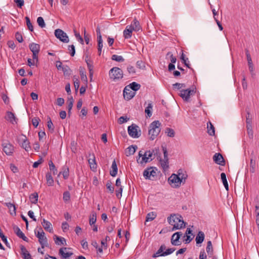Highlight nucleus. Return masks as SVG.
Here are the masks:
<instances>
[{
    "instance_id": "39448f33",
    "label": "nucleus",
    "mask_w": 259,
    "mask_h": 259,
    "mask_svg": "<svg viewBox=\"0 0 259 259\" xmlns=\"http://www.w3.org/2000/svg\"><path fill=\"white\" fill-rule=\"evenodd\" d=\"M196 89L193 88L192 89H188L186 90H182L180 91L179 96L186 102L190 101L191 96L194 95L196 93Z\"/></svg>"
},
{
    "instance_id": "7ed1b4c3",
    "label": "nucleus",
    "mask_w": 259,
    "mask_h": 259,
    "mask_svg": "<svg viewBox=\"0 0 259 259\" xmlns=\"http://www.w3.org/2000/svg\"><path fill=\"white\" fill-rule=\"evenodd\" d=\"M180 174L179 175L176 174H172L168 179L169 184L173 188H178L180 186L181 184L183 182V180H185L186 177H184V175L180 177Z\"/></svg>"
},
{
    "instance_id": "4d7b16f0",
    "label": "nucleus",
    "mask_w": 259,
    "mask_h": 259,
    "mask_svg": "<svg viewBox=\"0 0 259 259\" xmlns=\"http://www.w3.org/2000/svg\"><path fill=\"white\" fill-rule=\"evenodd\" d=\"M136 66L139 69H143L145 68V63L142 60H139L136 63Z\"/></svg>"
},
{
    "instance_id": "864d4df0",
    "label": "nucleus",
    "mask_w": 259,
    "mask_h": 259,
    "mask_svg": "<svg viewBox=\"0 0 259 259\" xmlns=\"http://www.w3.org/2000/svg\"><path fill=\"white\" fill-rule=\"evenodd\" d=\"M37 22L38 25L41 27L44 28L46 26V24L45 23L44 20L42 17H38L37 19Z\"/></svg>"
},
{
    "instance_id": "bf43d9fd",
    "label": "nucleus",
    "mask_w": 259,
    "mask_h": 259,
    "mask_svg": "<svg viewBox=\"0 0 259 259\" xmlns=\"http://www.w3.org/2000/svg\"><path fill=\"white\" fill-rule=\"evenodd\" d=\"M15 37L19 42H22L23 41L22 35L21 33L19 32L16 33Z\"/></svg>"
},
{
    "instance_id": "7c9ffc66",
    "label": "nucleus",
    "mask_w": 259,
    "mask_h": 259,
    "mask_svg": "<svg viewBox=\"0 0 259 259\" xmlns=\"http://www.w3.org/2000/svg\"><path fill=\"white\" fill-rule=\"evenodd\" d=\"M47 183L48 186H52L54 185V180L50 172H48L46 174Z\"/></svg>"
},
{
    "instance_id": "8fccbe9b",
    "label": "nucleus",
    "mask_w": 259,
    "mask_h": 259,
    "mask_svg": "<svg viewBox=\"0 0 259 259\" xmlns=\"http://www.w3.org/2000/svg\"><path fill=\"white\" fill-rule=\"evenodd\" d=\"M61 174H62L64 179H68L69 175V168L67 167H65L63 172H60L59 176Z\"/></svg>"
},
{
    "instance_id": "ddd939ff",
    "label": "nucleus",
    "mask_w": 259,
    "mask_h": 259,
    "mask_svg": "<svg viewBox=\"0 0 259 259\" xmlns=\"http://www.w3.org/2000/svg\"><path fill=\"white\" fill-rule=\"evenodd\" d=\"M3 150L7 155H11L14 152V146L10 143H4L2 145Z\"/></svg>"
},
{
    "instance_id": "9b49d317",
    "label": "nucleus",
    "mask_w": 259,
    "mask_h": 259,
    "mask_svg": "<svg viewBox=\"0 0 259 259\" xmlns=\"http://www.w3.org/2000/svg\"><path fill=\"white\" fill-rule=\"evenodd\" d=\"M163 154H164V159H160V163L161 167L163 169V170H165L168 168V153L166 150V148L165 147H162Z\"/></svg>"
},
{
    "instance_id": "a19ab883",
    "label": "nucleus",
    "mask_w": 259,
    "mask_h": 259,
    "mask_svg": "<svg viewBox=\"0 0 259 259\" xmlns=\"http://www.w3.org/2000/svg\"><path fill=\"white\" fill-rule=\"evenodd\" d=\"M98 51L99 55H101L102 49L103 48V40L102 38H97Z\"/></svg>"
},
{
    "instance_id": "e433bc0d",
    "label": "nucleus",
    "mask_w": 259,
    "mask_h": 259,
    "mask_svg": "<svg viewBox=\"0 0 259 259\" xmlns=\"http://www.w3.org/2000/svg\"><path fill=\"white\" fill-rule=\"evenodd\" d=\"M97 220V214L96 212H93L90 216L89 224L91 226L94 225Z\"/></svg>"
},
{
    "instance_id": "09e8293b",
    "label": "nucleus",
    "mask_w": 259,
    "mask_h": 259,
    "mask_svg": "<svg viewBox=\"0 0 259 259\" xmlns=\"http://www.w3.org/2000/svg\"><path fill=\"white\" fill-rule=\"evenodd\" d=\"M247 115L246 116V125H252V116L250 114L249 111H247Z\"/></svg>"
},
{
    "instance_id": "dca6fc26",
    "label": "nucleus",
    "mask_w": 259,
    "mask_h": 259,
    "mask_svg": "<svg viewBox=\"0 0 259 259\" xmlns=\"http://www.w3.org/2000/svg\"><path fill=\"white\" fill-rule=\"evenodd\" d=\"M213 160L217 164L224 166L225 165V161L222 155L220 153H216L213 156Z\"/></svg>"
},
{
    "instance_id": "49530a36",
    "label": "nucleus",
    "mask_w": 259,
    "mask_h": 259,
    "mask_svg": "<svg viewBox=\"0 0 259 259\" xmlns=\"http://www.w3.org/2000/svg\"><path fill=\"white\" fill-rule=\"evenodd\" d=\"M49 165L50 169L53 171V174L56 175L57 174V169L52 160L49 162Z\"/></svg>"
},
{
    "instance_id": "1a4fd4ad",
    "label": "nucleus",
    "mask_w": 259,
    "mask_h": 259,
    "mask_svg": "<svg viewBox=\"0 0 259 259\" xmlns=\"http://www.w3.org/2000/svg\"><path fill=\"white\" fill-rule=\"evenodd\" d=\"M154 150H152V151L149 150L145 152L144 157L142 158V160L140 161H139V159H137L138 162H140L141 164H143L144 163H147L152 161L154 158L155 155Z\"/></svg>"
},
{
    "instance_id": "bb28decb",
    "label": "nucleus",
    "mask_w": 259,
    "mask_h": 259,
    "mask_svg": "<svg viewBox=\"0 0 259 259\" xmlns=\"http://www.w3.org/2000/svg\"><path fill=\"white\" fill-rule=\"evenodd\" d=\"M117 166L115 160H113L111 165V169L110 171V175L112 177H115L117 173Z\"/></svg>"
},
{
    "instance_id": "6e6552de",
    "label": "nucleus",
    "mask_w": 259,
    "mask_h": 259,
    "mask_svg": "<svg viewBox=\"0 0 259 259\" xmlns=\"http://www.w3.org/2000/svg\"><path fill=\"white\" fill-rule=\"evenodd\" d=\"M110 78L115 80L119 79L123 77V71L118 67H113L109 71Z\"/></svg>"
},
{
    "instance_id": "f03ea898",
    "label": "nucleus",
    "mask_w": 259,
    "mask_h": 259,
    "mask_svg": "<svg viewBox=\"0 0 259 259\" xmlns=\"http://www.w3.org/2000/svg\"><path fill=\"white\" fill-rule=\"evenodd\" d=\"M160 125L161 123L158 120H155L150 124L148 134L150 140H154L159 134L161 131Z\"/></svg>"
},
{
    "instance_id": "b1692460",
    "label": "nucleus",
    "mask_w": 259,
    "mask_h": 259,
    "mask_svg": "<svg viewBox=\"0 0 259 259\" xmlns=\"http://www.w3.org/2000/svg\"><path fill=\"white\" fill-rule=\"evenodd\" d=\"M21 141L23 142L22 143V147L24 148L26 151H28L29 149L30 148V146L29 145V142L27 140L26 136L23 135L21 138Z\"/></svg>"
},
{
    "instance_id": "0eeeda50",
    "label": "nucleus",
    "mask_w": 259,
    "mask_h": 259,
    "mask_svg": "<svg viewBox=\"0 0 259 259\" xmlns=\"http://www.w3.org/2000/svg\"><path fill=\"white\" fill-rule=\"evenodd\" d=\"M155 167H150L144 170L143 172V176L146 179L154 180L156 177L157 172Z\"/></svg>"
},
{
    "instance_id": "603ef678",
    "label": "nucleus",
    "mask_w": 259,
    "mask_h": 259,
    "mask_svg": "<svg viewBox=\"0 0 259 259\" xmlns=\"http://www.w3.org/2000/svg\"><path fill=\"white\" fill-rule=\"evenodd\" d=\"M73 81L75 92L77 93L78 92V88L79 87V81L78 79L75 76H73Z\"/></svg>"
},
{
    "instance_id": "13d9d810",
    "label": "nucleus",
    "mask_w": 259,
    "mask_h": 259,
    "mask_svg": "<svg viewBox=\"0 0 259 259\" xmlns=\"http://www.w3.org/2000/svg\"><path fill=\"white\" fill-rule=\"evenodd\" d=\"M63 200L64 201L66 202L70 200V194L68 191H65L63 193Z\"/></svg>"
},
{
    "instance_id": "f3484780",
    "label": "nucleus",
    "mask_w": 259,
    "mask_h": 259,
    "mask_svg": "<svg viewBox=\"0 0 259 259\" xmlns=\"http://www.w3.org/2000/svg\"><path fill=\"white\" fill-rule=\"evenodd\" d=\"M13 230L17 236L20 238H21L25 241H28V239L25 236L24 234L21 231L20 229L18 226H14Z\"/></svg>"
},
{
    "instance_id": "052dcab7",
    "label": "nucleus",
    "mask_w": 259,
    "mask_h": 259,
    "mask_svg": "<svg viewBox=\"0 0 259 259\" xmlns=\"http://www.w3.org/2000/svg\"><path fill=\"white\" fill-rule=\"evenodd\" d=\"M166 133H167V136L169 137H174L175 136V132L171 128H167L166 129Z\"/></svg>"
},
{
    "instance_id": "423d86ee",
    "label": "nucleus",
    "mask_w": 259,
    "mask_h": 259,
    "mask_svg": "<svg viewBox=\"0 0 259 259\" xmlns=\"http://www.w3.org/2000/svg\"><path fill=\"white\" fill-rule=\"evenodd\" d=\"M39 230L40 231H35V234L36 236L38 238V241L41 245V248H44L45 246H47L48 245V240L41 228H39Z\"/></svg>"
},
{
    "instance_id": "20e7f679",
    "label": "nucleus",
    "mask_w": 259,
    "mask_h": 259,
    "mask_svg": "<svg viewBox=\"0 0 259 259\" xmlns=\"http://www.w3.org/2000/svg\"><path fill=\"white\" fill-rule=\"evenodd\" d=\"M165 249L166 246L164 244L161 245L157 251L153 254L152 257H157L160 256H166L172 253L176 250L175 248H170L163 251Z\"/></svg>"
},
{
    "instance_id": "4c0bfd02",
    "label": "nucleus",
    "mask_w": 259,
    "mask_h": 259,
    "mask_svg": "<svg viewBox=\"0 0 259 259\" xmlns=\"http://www.w3.org/2000/svg\"><path fill=\"white\" fill-rule=\"evenodd\" d=\"M29 198L32 203L36 204L38 201V194L36 192L31 194Z\"/></svg>"
},
{
    "instance_id": "e2e57ef3",
    "label": "nucleus",
    "mask_w": 259,
    "mask_h": 259,
    "mask_svg": "<svg viewBox=\"0 0 259 259\" xmlns=\"http://www.w3.org/2000/svg\"><path fill=\"white\" fill-rule=\"evenodd\" d=\"M79 72L81 80L87 82V77L83 70L82 69H80Z\"/></svg>"
},
{
    "instance_id": "c756f323",
    "label": "nucleus",
    "mask_w": 259,
    "mask_h": 259,
    "mask_svg": "<svg viewBox=\"0 0 259 259\" xmlns=\"http://www.w3.org/2000/svg\"><path fill=\"white\" fill-rule=\"evenodd\" d=\"M256 162L255 160L252 157L250 159L249 164V171L251 173L253 174L255 171Z\"/></svg>"
},
{
    "instance_id": "5fc2aeb1",
    "label": "nucleus",
    "mask_w": 259,
    "mask_h": 259,
    "mask_svg": "<svg viewBox=\"0 0 259 259\" xmlns=\"http://www.w3.org/2000/svg\"><path fill=\"white\" fill-rule=\"evenodd\" d=\"M68 49L70 52V55L72 57L74 56L75 53V49L74 46L73 45L68 46Z\"/></svg>"
},
{
    "instance_id": "58836bf2",
    "label": "nucleus",
    "mask_w": 259,
    "mask_h": 259,
    "mask_svg": "<svg viewBox=\"0 0 259 259\" xmlns=\"http://www.w3.org/2000/svg\"><path fill=\"white\" fill-rule=\"evenodd\" d=\"M210 127L207 125V133L210 136H214L215 134L214 127L210 122H209Z\"/></svg>"
},
{
    "instance_id": "4be33fe9",
    "label": "nucleus",
    "mask_w": 259,
    "mask_h": 259,
    "mask_svg": "<svg viewBox=\"0 0 259 259\" xmlns=\"http://www.w3.org/2000/svg\"><path fill=\"white\" fill-rule=\"evenodd\" d=\"M41 224L45 230L49 231L50 233L53 232L52 226L50 222L44 219Z\"/></svg>"
},
{
    "instance_id": "c9c22d12",
    "label": "nucleus",
    "mask_w": 259,
    "mask_h": 259,
    "mask_svg": "<svg viewBox=\"0 0 259 259\" xmlns=\"http://www.w3.org/2000/svg\"><path fill=\"white\" fill-rule=\"evenodd\" d=\"M47 127L51 133L54 132V126L50 117H48Z\"/></svg>"
},
{
    "instance_id": "f257e3e1",
    "label": "nucleus",
    "mask_w": 259,
    "mask_h": 259,
    "mask_svg": "<svg viewBox=\"0 0 259 259\" xmlns=\"http://www.w3.org/2000/svg\"><path fill=\"white\" fill-rule=\"evenodd\" d=\"M168 222L169 224L173 226L172 230L174 231L176 229H180L184 228L185 223L183 220V218L179 214H171L168 218Z\"/></svg>"
},
{
    "instance_id": "680f3d73",
    "label": "nucleus",
    "mask_w": 259,
    "mask_h": 259,
    "mask_svg": "<svg viewBox=\"0 0 259 259\" xmlns=\"http://www.w3.org/2000/svg\"><path fill=\"white\" fill-rule=\"evenodd\" d=\"M172 85L174 89H177L178 90H180L181 88H185L186 87L185 83H180L178 82Z\"/></svg>"
},
{
    "instance_id": "4468645a",
    "label": "nucleus",
    "mask_w": 259,
    "mask_h": 259,
    "mask_svg": "<svg viewBox=\"0 0 259 259\" xmlns=\"http://www.w3.org/2000/svg\"><path fill=\"white\" fill-rule=\"evenodd\" d=\"M123 94L124 98L125 100H130L135 96L136 93L131 91L130 88H129L128 86H126L124 89Z\"/></svg>"
},
{
    "instance_id": "f704fd0d",
    "label": "nucleus",
    "mask_w": 259,
    "mask_h": 259,
    "mask_svg": "<svg viewBox=\"0 0 259 259\" xmlns=\"http://www.w3.org/2000/svg\"><path fill=\"white\" fill-rule=\"evenodd\" d=\"M6 119L9 120L11 122L13 123L14 121L16 120V117L13 113L10 111H8L7 112Z\"/></svg>"
},
{
    "instance_id": "5701e85b",
    "label": "nucleus",
    "mask_w": 259,
    "mask_h": 259,
    "mask_svg": "<svg viewBox=\"0 0 259 259\" xmlns=\"http://www.w3.org/2000/svg\"><path fill=\"white\" fill-rule=\"evenodd\" d=\"M137 148L138 147L136 145L130 146L127 148L125 149V153L126 156H129L130 155H133L136 152Z\"/></svg>"
},
{
    "instance_id": "473e14b6",
    "label": "nucleus",
    "mask_w": 259,
    "mask_h": 259,
    "mask_svg": "<svg viewBox=\"0 0 259 259\" xmlns=\"http://www.w3.org/2000/svg\"><path fill=\"white\" fill-rule=\"evenodd\" d=\"M6 205L9 208L11 215H16V207L14 204L9 202L6 203Z\"/></svg>"
},
{
    "instance_id": "0e129e2a",
    "label": "nucleus",
    "mask_w": 259,
    "mask_h": 259,
    "mask_svg": "<svg viewBox=\"0 0 259 259\" xmlns=\"http://www.w3.org/2000/svg\"><path fill=\"white\" fill-rule=\"evenodd\" d=\"M39 121H40V119L38 117H34V118H32V123L33 125L35 127H36L38 125Z\"/></svg>"
},
{
    "instance_id": "cd10ccee",
    "label": "nucleus",
    "mask_w": 259,
    "mask_h": 259,
    "mask_svg": "<svg viewBox=\"0 0 259 259\" xmlns=\"http://www.w3.org/2000/svg\"><path fill=\"white\" fill-rule=\"evenodd\" d=\"M204 234L202 231H199L196 237V244H201L203 242L204 239Z\"/></svg>"
},
{
    "instance_id": "412c9836",
    "label": "nucleus",
    "mask_w": 259,
    "mask_h": 259,
    "mask_svg": "<svg viewBox=\"0 0 259 259\" xmlns=\"http://www.w3.org/2000/svg\"><path fill=\"white\" fill-rule=\"evenodd\" d=\"M206 251L209 257H212L213 255V248L211 241H208L207 242V245L206 247Z\"/></svg>"
},
{
    "instance_id": "f8f14e48",
    "label": "nucleus",
    "mask_w": 259,
    "mask_h": 259,
    "mask_svg": "<svg viewBox=\"0 0 259 259\" xmlns=\"http://www.w3.org/2000/svg\"><path fill=\"white\" fill-rule=\"evenodd\" d=\"M138 126L135 124H132L128 127V135L134 138H139L141 134H139L137 131Z\"/></svg>"
},
{
    "instance_id": "338daca9",
    "label": "nucleus",
    "mask_w": 259,
    "mask_h": 259,
    "mask_svg": "<svg viewBox=\"0 0 259 259\" xmlns=\"http://www.w3.org/2000/svg\"><path fill=\"white\" fill-rule=\"evenodd\" d=\"M129 118H127L125 116H121L119 118L118 120V122L119 124H122L125 122H126Z\"/></svg>"
},
{
    "instance_id": "c03bdc74",
    "label": "nucleus",
    "mask_w": 259,
    "mask_h": 259,
    "mask_svg": "<svg viewBox=\"0 0 259 259\" xmlns=\"http://www.w3.org/2000/svg\"><path fill=\"white\" fill-rule=\"evenodd\" d=\"M247 134L250 139H252L253 137V132L252 125H246Z\"/></svg>"
},
{
    "instance_id": "2eb2a0df",
    "label": "nucleus",
    "mask_w": 259,
    "mask_h": 259,
    "mask_svg": "<svg viewBox=\"0 0 259 259\" xmlns=\"http://www.w3.org/2000/svg\"><path fill=\"white\" fill-rule=\"evenodd\" d=\"M183 234L181 232H177L174 233L171 238V243L173 245L177 246L181 244L179 241L180 237L182 236Z\"/></svg>"
},
{
    "instance_id": "a878e982",
    "label": "nucleus",
    "mask_w": 259,
    "mask_h": 259,
    "mask_svg": "<svg viewBox=\"0 0 259 259\" xmlns=\"http://www.w3.org/2000/svg\"><path fill=\"white\" fill-rule=\"evenodd\" d=\"M54 239L55 243L57 245H60L66 244V240L63 237H59L56 235H55L54 236Z\"/></svg>"
},
{
    "instance_id": "393cba45",
    "label": "nucleus",
    "mask_w": 259,
    "mask_h": 259,
    "mask_svg": "<svg viewBox=\"0 0 259 259\" xmlns=\"http://www.w3.org/2000/svg\"><path fill=\"white\" fill-rule=\"evenodd\" d=\"M29 48L32 53H39L40 51V45L34 42L29 45Z\"/></svg>"
},
{
    "instance_id": "a211bd4d",
    "label": "nucleus",
    "mask_w": 259,
    "mask_h": 259,
    "mask_svg": "<svg viewBox=\"0 0 259 259\" xmlns=\"http://www.w3.org/2000/svg\"><path fill=\"white\" fill-rule=\"evenodd\" d=\"M67 249V248L66 247H63L59 249V254L61 255L62 259L68 258L73 254V253L72 252H65L64 250H66Z\"/></svg>"
},
{
    "instance_id": "6ab92c4d",
    "label": "nucleus",
    "mask_w": 259,
    "mask_h": 259,
    "mask_svg": "<svg viewBox=\"0 0 259 259\" xmlns=\"http://www.w3.org/2000/svg\"><path fill=\"white\" fill-rule=\"evenodd\" d=\"M89 157L88 159L89 163L90 164V167L91 169H95L96 168V163L95 155L93 153H89Z\"/></svg>"
},
{
    "instance_id": "a18cd8bd",
    "label": "nucleus",
    "mask_w": 259,
    "mask_h": 259,
    "mask_svg": "<svg viewBox=\"0 0 259 259\" xmlns=\"http://www.w3.org/2000/svg\"><path fill=\"white\" fill-rule=\"evenodd\" d=\"M152 104L151 103L148 104V106L146 108L145 112L147 114V116L150 117L152 116V112L151 109L152 108Z\"/></svg>"
},
{
    "instance_id": "72a5a7b5",
    "label": "nucleus",
    "mask_w": 259,
    "mask_h": 259,
    "mask_svg": "<svg viewBox=\"0 0 259 259\" xmlns=\"http://www.w3.org/2000/svg\"><path fill=\"white\" fill-rule=\"evenodd\" d=\"M128 87L130 88L131 90H133L134 92H135L140 89L141 85L136 82H133L128 85Z\"/></svg>"
},
{
    "instance_id": "9d476101",
    "label": "nucleus",
    "mask_w": 259,
    "mask_h": 259,
    "mask_svg": "<svg viewBox=\"0 0 259 259\" xmlns=\"http://www.w3.org/2000/svg\"><path fill=\"white\" fill-rule=\"evenodd\" d=\"M55 36L59 39L61 41L67 43L69 41V39L67 35L62 30L57 29L55 31Z\"/></svg>"
},
{
    "instance_id": "de8ad7c7",
    "label": "nucleus",
    "mask_w": 259,
    "mask_h": 259,
    "mask_svg": "<svg viewBox=\"0 0 259 259\" xmlns=\"http://www.w3.org/2000/svg\"><path fill=\"white\" fill-rule=\"evenodd\" d=\"M112 60L116 61L118 62H122L124 61V59L121 56H118L117 55H113L111 57Z\"/></svg>"
},
{
    "instance_id": "79ce46f5",
    "label": "nucleus",
    "mask_w": 259,
    "mask_h": 259,
    "mask_svg": "<svg viewBox=\"0 0 259 259\" xmlns=\"http://www.w3.org/2000/svg\"><path fill=\"white\" fill-rule=\"evenodd\" d=\"M62 71L65 76H69L71 74V70L67 65L63 66Z\"/></svg>"
},
{
    "instance_id": "37998d69",
    "label": "nucleus",
    "mask_w": 259,
    "mask_h": 259,
    "mask_svg": "<svg viewBox=\"0 0 259 259\" xmlns=\"http://www.w3.org/2000/svg\"><path fill=\"white\" fill-rule=\"evenodd\" d=\"M67 102H68L67 108H68V114L69 115L70 113H71V110L72 109V108L73 105L74 100H73V98L72 97H71L70 98L68 99Z\"/></svg>"
},
{
    "instance_id": "6e6d98bb",
    "label": "nucleus",
    "mask_w": 259,
    "mask_h": 259,
    "mask_svg": "<svg viewBox=\"0 0 259 259\" xmlns=\"http://www.w3.org/2000/svg\"><path fill=\"white\" fill-rule=\"evenodd\" d=\"M107 189L111 193H113L114 192V187L112 186V183L110 181H108L106 185Z\"/></svg>"
},
{
    "instance_id": "69168bd1",
    "label": "nucleus",
    "mask_w": 259,
    "mask_h": 259,
    "mask_svg": "<svg viewBox=\"0 0 259 259\" xmlns=\"http://www.w3.org/2000/svg\"><path fill=\"white\" fill-rule=\"evenodd\" d=\"M166 56H170L171 63L174 64L176 62L177 58L175 56H174V55L171 53V52H168L166 54Z\"/></svg>"
},
{
    "instance_id": "774afa93",
    "label": "nucleus",
    "mask_w": 259,
    "mask_h": 259,
    "mask_svg": "<svg viewBox=\"0 0 259 259\" xmlns=\"http://www.w3.org/2000/svg\"><path fill=\"white\" fill-rule=\"evenodd\" d=\"M207 255L205 252L204 249H202L200 252V254L199 256V259H206Z\"/></svg>"
},
{
    "instance_id": "3c124183",
    "label": "nucleus",
    "mask_w": 259,
    "mask_h": 259,
    "mask_svg": "<svg viewBox=\"0 0 259 259\" xmlns=\"http://www.w3.org/2000/svg\"><path fill=\"white\" fill-rule=\"evenodd\" d=\"M25 20L26 22V25L28 27V29L31 32L33 31V27L32 24L30 22V20L28 17H25Z\"/></svg>"
},
{
    "instance_id": "ea45409f",
    "label": "nucleus",
    "mask_w": 259,
    "mask_h": 259,
    "mask_svg": "<svg viewBox=\"0 0 259 259\" xmlns=\"http://www.w3.org/2000/svg\"><path fill=\"white\" fill-rule=\"evenodd\" d=\"M156 217V214L154 212H151L147 214L146 221L147 222L153 220Z\"/></svg>"
},
{
    "instance_id": "2f4dec72",
    "label": "nucleus",
    "mask_w": 259,
    "mask_h": 259,
    "mask_svg": "<svg viewBox=\"0 0 259 259\" xmlns=\"http://www.w3.org/2000/svg\"><path fill=\"white\" fill-rule=\"evenodd\" d=\"M221 177L222 182L223 183V185H224L225 189H226V190L228 191L229 190V185H228V183L227 182L226 174L224 172L221 173Z\"/></svg>"
},
{
    "instance_id": "aec40b11",
    "label": "nucleus",
    "mask_w": 259,
    "mask_h": 259,
    "mask_svg": "<svg viewBox=\"0 0 259 259\" xmlns=\"http://www.w3.org/2000/svg\"><path fill=\"white\" fill-rule=\"evenodd\" d=\"M128 26L135 31H138L141 29L140 23L136 19H135L132 24L130 25H128Z\"/></svg>"
},
{
    "instance_id": "c85d7f7f",
    "label": "nucleus",
    "mask_w": 259,
    "mask_h": 259,
    "mask_svg": "<svg viewBox=\"0 0 259 259\" xmlns=\"http://www.w3.org/2000/svg\"><path fill=\"white\" fill-rule=\"evenodd\" d=\"M133 30L130 28L128 25L126 27L125 29L123 31V36L125 38L128 39L132 37V32Z\"/></svg>"
}]
</instances>
